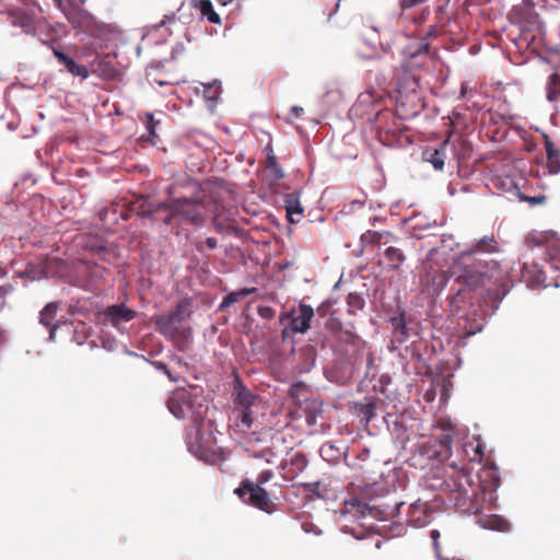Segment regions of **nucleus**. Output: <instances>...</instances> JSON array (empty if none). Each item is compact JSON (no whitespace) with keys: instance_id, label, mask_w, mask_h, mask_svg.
Segmentation results:
<instances>
[{"instance_id":"obj_20","label":"nucleus","mask_w":560,"mask_h":560,"mask_svg":"<svg viewBox=\"0 0 560 560\" xmlns=\"http://www.w3.org/2000/svg\"><path fill=\"white\" fill-rule=\"evenodd\" d=\"M284 205L290 222L299 223L303 218V208L299 199L293 194H289L284 198Z\"/></svg>"},{"instance_id":"obj_27","label":"nucleus","mask_w":560,"mask_h":560,"mask_svg":"<svg viewBox=\"0 0 560 560\" xmlns=\"http://www.w3.org/2000/svg\"><path fill=\"white\" fill-rule=\"evenodd\" d=\"M558 83H560V74L552 73L548 78L547 82V100L549 102H556L560 97V89L558 88Z\"/></svg>"},{"instance_id":"obj_48","label":"nucleus","mask_w":560,"mask_h":560,"mask_svg":"<svg viewBox=\"0 0 560 560\" xmlns=\"http://www.w3.org/2000/svg\"><path fill=\"white\" fill-rule=\"evenodd\" d=\"M436 34H438V28H436V26L432 25V26H430L429 32L427 33V35L423 38H425V40L429 43V38L435 37Z\"/></svg>"},{"instance_id":"obj_33","label":"nucleus","mask_w":560,"mask_h":560,"mask_svg":"<svg viewBox=\"0 0 560 560\" xmlns=\"http://www.w3.org/2000/svg\"><path fill=\"white\" fill-rule=\"evenodd\" d=\"M428 0H399V8L401 12H406L408 10H412L421 4L425 3Z\"/></svg>"},{"instance_id":"obj_30","label":"nucleus","mask_w":560,"mask_h":560,"mask_svg":"<svg viewBox=\"0 0 560 560\" xmlns=\"http://www.w3.org/2000/svg\"><path fill=\"white\" fill-rule=\"evenodd\" d=\"M256 397L248 389L242 387L237 390L236 398L234 399L235 408H249L254 404Z\"/></svg>"},{"instance_id":"obj_6","label":"nucleus","mask_w":560,"mask_h":560,"mask_svg":"<svg viewBox=\"0 0 560 560\" xmlns=\"http://www.w3.org/2000/svg\"><path fill=\"white\" fill-rule=\"evenodd\" d=\"M401 67L404 72L410 74L416 83L420 80L421 73L430 72L433 69L434 58L425 38H422L415 47L407 48Z\"/></svg>"},{"instance_id":"obj_25","label":"nucleus","mask_w":560,"mask_h":560,"mask_svg":"<svg viewBox=\"0 0 560 560\" xmlns=\"http://www.w3.org/2000/svg\"><path fill=\"white\" fill-rule=\"evenodd\" d=\"M396 237L393 233L388 232V231H384V232H377V231H366L363 235H362V240L364 242H368V243H371L373 245H386L388 243H390L392 241H394Z\"/></svg>"},{"instance_id":"obj_18","label":"nucleus","mask_w":560,"mask_h":560,"mask_svg":"<svg viewBox=\"0 0 560 560\" xmlns=\"http://www.w3.org/2000/svg\"><path fill=\"white\" fill-rule=\"evenodd\" d=\"M477 523L486 529L508 532L510 523L500 515H483L480 516Z\"/></svg>"},{"instance_id":"obj_17","label":"nucleus","mask_w":560,"mask_h":560,"mask_svg":"<svg viewBox=\"0 0 560 560\" xmlns=\"http://www.w3.org/2000/svg\"><path fill=\"white\" fill-rule=\"evenodd\" d=\"M58 308L59 304L57 302H50L44 307L39 315V322L49 328L51 339L54 338L55 330L58 328V324L55 323Z\"/></svg>"},{"instance_id":"obj_41","label":"nucleus","mask_w":560,"mask_h":560,"mask_svg":"<svg viewBox=\"0 0 560 560\" xmlns=\"http://www.w3.org/2000/svg\"><path fill=\"white\" fill-rule=\"evenodd\" d=\"M255 456L259 457V458H264L267 463H271L272 458L275 457V453L272 452L271 448H264Z\"/></svg>"},{"instance_id":"obj_34","label":"nucleus","mask_w":560,"mask_h":560,"mask_svg":"<svg viewBox=\"0 0 560 560\" xmlns=\"http://www.w3.org/2000/svg\"><path fill=\"white\" fill-rule=\"evenodd\" d=\"M468 448H470L474 452L472 456H470L469 459L471 462H480L482 458L481 445L480 444L474 445L471 443L465 444V452L467 454H468Z\"/></svg>"},{"instance_id":"obj_37","label":"nucleus","mask_w":560,"mask_h":560,"mask_svg":"<svg viewBox=\"0 0 560 560\" xmlns=\"http://www.w3.org/2000/svg\"><path fill=\"white\" fill-rule=\"evenodd\" d=\"M145 128L148 130V133H149V138H152V137H155L156 133H155V120L153 118V115L152 114H148L145 116Z\"/></svg>"},{"instance_id":"obj_51","label":"nucleus","mask_w":560,"mask_h":560,"mask_svg":"<svg viewBox=\"0 0 560 560\" xmlns=\"http://www.w3.org/2000/svg\"><path fill=\"white\" fill-rule=\"evenodd\" d=\"M427 15H429V10H423V11H422V13H421V15H419V16H418V18H416V19H413V21H415L416 23L420 24V23H422V22L425 20Z\"/></svg>"},{"instance_id":"obj_56","label":"nucleus","mask_w":560,"mask_h":560,"mask_svg":"<svg viewBox=\"0 0 560 560\" xmlns=\"http://www.w3.org/2000/svg\"><path fill=\"white\" fill-rule=\"evenodd\" d=\"M439 536H440V534H439V532H438V530H432V532H431V537H432L433 539H436Z\"/></svg>"},{"instance_id":"obj_40","label":"nucleus","mask_w":560,"mask_h":560,"mask_svg":"<svg viewBox=\"0 0 560 560\" xmlns=\"http://www.w3.org/2000/svg\"><path fill=\"white\" fill-rule=\"evenodd\" d=\"M319 487H320L319 481L308 482V483L303 485V488L305 490L312 492L313 494L317 495L318 498H323V495L318 492Z\"/></svg>"},{"instance_id":"obj_45","label":"nucleus","mask_w":560,"mask_h":560,"mask_svg":"<svg viewBox=\"0 0 560 560\" xmlns=\"http://www.w3.org/2000/svg\"><path fill=\"white\" fill-rule=\"evenodd\" d=\"M259 314L265 318H272L275 316V311L271 307H260Z\"/></svg>"},{"instance_id":"obj_35","label":"nucleus","mask_w":560,"mask_h":560,"mask_svg":"<svg viewBox=\"0 0 560 560\" xmlns=\"http://www.w3.org/2000/svg\"><path fill=\"white\" fill-rule=\"evenodd\" d=\"M341 0H318V5L326 7L328 9L327 15L330 18L338 9Z\"/></svg>"},{"instance_id":"obj_31","label":"nucleus","mask_w":560,"mask_h":560,"mask_svg":"<svg viewBox=\"0 0 560 560\" xmlns=\"http://www.w3.org/2000/svg\"><path fill=\"white\" fill-rule=\"evenodd\" d=\"M307 393V386L303 382H296L289 388V397L298 405H302L301 398Z\"/></svg>"},{"instance_id":"obj_50","label":"nucleus","mask_w":560,"mask_h":560,"mask_svg":"<svg viewBox=\"0 0 560 560\" xmlns=\"http://www.w3.org/2000/svg\"><path fill=\"white\" fill-rule=\"evenodd\" d=\"M304 109L300 106H293L291 108V114L294 116V117H300L302 114H303Z\"/></svg>"},{"instance_id":"obj_7","label":"nucleus","mask_w":560,"mask_h":560,"mask_svg":"<svg viewBox=\"0 0 560 560\" xmlns=\"http://www.w3.org/2000/svg\"><path fill=\"white\" fill-rule=\"evenodd\" d=\"M314 317V310L311 305L301 303L299 310H292L289 313H282L279 322L284 326L281 336L285 339L293 334H304L311 327V320Z\"/></svg>"},{"instance_id":"obj_55","label":"nucleus","mask_w":560,"mask_h":560,"mask_svg":"<svg viewBox=\"0 0 560 560\" xmlns=\"http://www.w3.org/2000/svg\"><path fill=\"white\" fill-rule=\"evenodd\" d=\"M396 323L394 324L396 326V328H398L399 326H401L402 328H405V322L402 318H399V319H394Z\"/></svg>"},{"instance_id":"obj_59","label":"nucleus","mask_w":560,"mask_h":560,"mask_svg":"<svg viewBox=\"0 0 560 560\" xmlns=\"http://www.w3.org/2000/svg\"><path fill=\"white\" fill-rule=\"evenodd\" d=\"M558 88L560 89V83H558Z\"/></svg>"},{"instance_id":"obj_44","label":"nucleus","mask_w":560,"mask_h":560,"mask_svg":"<svg viewBox=\"0 0 560 560\" xmlns=\"http://www.w3.org/2000/svg\"><path fill=\"white\" fill-rule=\"evenodd\" d=\"M155 366L158 370L162 371L171 381H176V378L172 375L171 371L167 369L166 364L163 362H156Z\"/></svg>"},{"instance_id":"obj_29","label":"nucleus","mask_w":560,"mask_h":560,"mask_svg":"<svg viewBox=\"0 0 560 560\" xmlns=\"http://www.w3.org/2000/svg\"><path fill=\"white\" fill-rule=\"evenodd\" d=\"M266 168L272 174L275 180H279L284 177V173L280 164L277 162V158L273 154V150L271 148L267 155Z\"/></svg>"},{"instance_id":"obj_32","label":"nucleus","mask_w":560,"mask_h":560,"mask_svg":"<svg viewBox=\"0 0 560 560\" xmlns=\"http://www.w3.org/2000/svg\"><path fill=\"white\" fill-rule=\"evenodd\" d=\"M15 25H19L24 33L34 34L35 33V24L32 18L28 15H21L18 18Z\"/></svg>"},{"instance_id":"obj_49","label":"nucleus","mask_w":560,"mask_h":560,"mask_svg":"<svg viewBox=\"0 0 560 560\" xmlns=\"http://www.w3.org/2000/svg\"><path fill=\"white\" fill-rule=\"evenodd\" d=\"M217 245H218V242L214 237H208L206 240V246L209 248V249H214L217 248Z\"/></svg>"},{"instance_id":"obj_8","label":"nucleus","mask_w":560,"mask_h":560,"mask_svg":"<svg viewBox=\"0 0 560 560\" xmlns=\"http://www.w3.org/2000/svg\"><path fill=\"white\" fill-rule=\"evenodd\" d=\"M235 493L246 503L257 508L264 512L272 513L275 511V503L271 501L269 493L259 485L254 483L252 480H243L241 487L235 490Z\"/></svg>"},{"instance_id":"obj_26","label":"nucleus","mask_w":560,"mask_h":560,"mask_svg":"<svg viewBox=\"0 0 560 560\" xmlns=\"http://www.w3.org/2000/svg\"><path fill=\"white\" fill-rule=\"evenodd\" d=\"M384 256L388 262L389 269L392 270H398L406 260V256L402 250L395 246H388L384 250Z\"/></svg>"},{"instance_id":"obj_46","label":"nucleus","mask_w":560,"mask_h":560,"mask_svg":"<svg viewBox=\"0 0 560 560\" xmlns=\"http://www.w3.org/2000/svg\"><path fill=\"white\" fill-rule=\"evenodd\" d=\"M380 43L378 32L376 28L372 30V36L369 39V45L375 47Z\"/></svg>"},{"instance_id":"obj_43","label":"nucleus","mask_w":560,"mask_h":560,"mask_svg":"<svg viewBox=\"0 0 560 560\" xmlns=\"http://www.w3.org/2000/svg\"><path fill=\"white\" fill-rule=\"evenodd\" d=\"M339 338L341 340H345L346 342H349V343H355V341L359 339V337L350 331H340V336Z\"/></svg>"},{"instance_id":"obj_54","label":"nucleus","mask_w":560,"mask_h":560,"mask_svg":"<svg viewBox=\"0 0 560 560\" xmlns=\"http://www.w3.org/2000/svg\"><path fill=\"white\" fill-rule=\"evenodd\" d=\"M328 450L329 451L332 450V445L331 444L323 445L322 448H320V454L324 455Z\"/></svg>"},{"instance_id":"obj_22","label":"nucleus","mask_w":560,"mask_h":560,"mask_svg":"<svg viewBox=\"0 0 560 560\" xmlns=\"http://www.w3.org/2000/svg\"><path fill=\"white\" fill-rule=\"evenodd\" d=\"M304 404L305 422L308 427H313L317 421V416L323 411V402L316 398H305Z\"/></svg>"},{"instance_id":"obj_53","label":"nucleus","mask_w":560,"mask_h":560,"mask_svg":"<svg viewBox=\"0 0 560 560\" xmlns=\"http://www.w3.org/2000/svg\"><path fill=\"white\" fill-rule=\"evenodd\" d=\"M440 440L441 444H443L444 446H448L452 442V438L448 434H443Z\"/></svg>"},{"instance_id":"obj_42","label":"nucleus","mask_w":560,"mask_h":560,"mask_svg":"<svg viewBox=\"0 0 560 560\" xmlns=\"http://www.w3.org/2000/svg\"><path fill=\"white\" fill-rule=\"evenodd\" d=\"M520 198H521V200L527 201V202H529L532 205H539V203H542L545 201V197L544 196L527 197V196L521 194Z\"/></svg>"},{"instance_id":"obj_36","label":"nucleus","mask_w":560,"mask_h":560,"mask_svg":"<svg viewBox=\"0 0 560 560\" xmlns=\"http://www.w3.org/2000/svg\"><path fill=\"white\" fill-rule=\"evenodd\" d=\"M186 310H187V305L185 303H178L176 308L173 312H171L170 314L173 316V318L177 323L180 324L185 319Z\"/></svg>"},{"instance_id":"obj_4","label":"nucleus","mask_w":560,"mask_h":560,"mask_svg":"<svg viewBox=\"0 0 560 560\" xmlns=\"http://www.w3.org/2000/svg\"><path fill=\"white\" fill-rule=\"evenodd\" d=\"M371 105H373L376 109L373 121L377 139L384 145H393L402 130V121L393 110L382 108L381 100L376 101L373 93L371 92L362 93L354 104L352 110H354L357 114H363V108Z\"/></svg>"},{"instance_id":"obj_11","label":"nucleus","mask_w":560,"mask_h":560,"mask_svg":"<svg viewBox=\"0 0 560 560\" xmlns=\"http://www.w3.org/2000/svg\"><path fill=\"white\" fill-rule=\"evenodd\" d=\"M81 271L86 276L83 288L93 291L102 284L106 269L97 264L84 262Z\"/></svg>"},{"instance_id":"obj_14","label":"nucleus","mask_w":560,"mask_h":560,"mask_svg":"<svg viewBox=\"0 0 560 560\" xmlns=\"http://www.w3.org/2000/svg\"><path fill=\"white\" fill-rule=\"evenodd\" d=\"M234 424L242 433H249L254 424V416L249 408H234Z\"/></svg>"},{"instance_id":"obj_12","label":"nucleus","mask_w":560,"mask_h":560,"mask_svg":"<svg viewBox=\"0 0 560 560\" xmlns=\"http://www.w3.org/2000/svg\"><path fill=\"white\" fill-rule=\"evenodd\" d=\"M407 523L413 527H423L430 522V514L425 502L420 500L408 506Z\"/></svg>"},{"instance_id":"obj_9","label":"nucleus","mask_w":560,"mask_h":560,"mask_svg":"<svg viewBox=\"0 0 560 560\" xmlns=\"http://www.w3.org/2000/svg\"><path fill=\"white\" fill-rule=\"evenodd\" d=\"M137 316V312L129 308L125 304H113L107 306L103 312V323L110 325L117 329Z\"/></svg>"},{"instance_id":"obj_3","label":"nucleus","mask_w":560,"mask_h":560,"mask_svg":"<svg viewBox=\"0 0 560 560\" xmlns=\"http://www.w3.org/2000/svg\"><path fill=\"white\" fill-rule=\"evenodd\" d=\"M168 410L178 419L190 418L192 427L187 435L190 452L201 456L209 450L210 439H206L201 431L207 417L208 405L203 397L194 395L186 389L175 390L166 401Z\"/></svg>"},{"instance_id":"obj_57","label":"nucleus","mask_w":560,"mask_h":560,"mask_svg":"<svg viewBox=\"0 0 560 560\" xmlns=\"http://www.w3.org/2000/svg\"><path fill=\"white\" fill-rule=\"evenodd\" d=\"M196 248H197L199 252H201V250H202V244H201V243H198V244L196 245Z\"/></svg>"},{"instance_id":"obj_16","label":"nucleus","mask_w":560,"mask_h":560,"mask_svg":"<svg viewBox=\"0 0 560 560\" xmlns=\"http://www.w3.org/2000/svg\"><path fill=\"white\" fill-rule=\"evenodd\" d=\"M156 330L165 337L173 338L178 332L177 322L168 313L154 318Z\"/></svg>"},{"instance_id":"obj_5","label":"nucleus","mask_w":560,"mask_h":560,"mask_svg":"<svg viewBox=\"0 0 560 560\" xmlns=\"http://www.w3.org/2000/svg\"><path fill=\"white\" fill-rule=\"evenodd\" d=\"M444 489L451 493V500L455 506L465 512L477 514L480 506L472 501L475 491V479L467 467H457L452 465L446 471L443 482Z\"/></svg>"},{"instance_id":"obj_28","label":"nucleus","mask_w":560,"mask_h":560,"mask_svg":"<svg viewBox=\"0 0 560 560\" xmlns=\"http://www.w3.org/2000/svg\"><path fill=\"white\" fill-rule=\"evenodd\" d=\"M256 291L255 288H244V289H241L238 291H234V292H231L230 294H228L220 307L223 308L230 304H233V303H237L240 302L241 300L245 299L246 296L250 295L252 293H254Z\"/></svg>"},{"instance_id":"obj_38","label":"nucleus","mask_w":560,"mask_h":560,"mask_svg":"<svg viewBox=\"0 0 560 560\" xmlns=\"http://www.w3.org/2000/svg\"><path fill=\"white\" fill-rule=\"evenodd\" d=\"M272 477H273V471L272 470H270V469L264 470V471H261L258 475L257 480H256L255 483H257L260 487H262V485L268 482Z\"/></svg>"},{"instance_id":"obj_47","label":"nucleus","mask_w":560,"mask_h":560,"mask_svg":"<svg viewBox=\"0 0 560 560\" xmlns=\"http://www.w3.org/2000/svg\"><path fill=\"white\" fill-rule=\"evenodd\" d=\"M329 302H324L317 307V313L319 316H325L329 310Z\"/></svg>"},{"instance_id":"obj_19","label":"nucleus","mask_w":560,"mask_h":560,"mask_svg":"<svg viewBox=\"0 0 560 560\" xmlns=\"http://www.w3.org/2000/svg\"><path fill=\"white\" fill-rule=\"evenodd\" d=\"M190 4L192 8L199 10L201 18H206L213 24H220L221 18L214 11L212 2L210 0H191Z\"/></svg>"},{"instance_id":"obj_10","label":"nucleus","mask_w":560,"mask_h":560,"mask_svg":"<svg viewBox=\"0 0 560 560\" xmlns=\"http://www.w3.org/2000/svg\"><path fill=\"white\" fill-rule=\"evenodd\" d=\"M44 45H47L51 48L54 56L57 58L58 62L66 67L68 72L75 77H81L82 79H86L89 77V70L83 65H78L71 57L63 54L60 49L54 46V42L42 40Z\"/></svg>"},{"instance_id":"obj_23","label":"nucleus","mask_w":560,"mask_h":560,"mask_svg":"<svg viewBox=\"0 0 560 560\" xmlns=\"http://www.w3.org/2000/svg\"><path fill=\"white\" fill-rule=\"evenodd\" d=\"M378 400L375 398H369L364 402L355 405V409L361 417L362 421L366 424L375 417Z\"/></svg>"},{"instance_id":"obj_58","label":"nucleus","mask_w":560,"mask_h":560,"mask_svg":"<svg viewBox=\"0 0 560 560\" xmlns=\"http://www.w3.org/2000/svg\"><path fill=\"white\" fill-rule=\"evenodd\" d=\"M444 560H462V559H456V558H446Z\"/></svg>"},{"instance_id":"obj_21","label":"nucleus","mask_w":560,"mask_h":560,"mask_svg":"<svg viewBox=\"0 0 560 560\" xmlns=\"http://www.w3.org/2000/svg\"><path fill=\"white\" fill-rule=\"evenodd\" d=\"M545 148L547 153V167L550 174L556 175L560 172V152L556 149L552 141L546 137Z\"/></svg>"},{"instance_id":"obj_1","label":"nucleus","mask_w":560,"mask_h":560,"mask_svg":"<svg viewBox=\"0 0 560 560\" xmlns=\"http://www.w3.org/2000/svg\"><path fill=\"white\" fill-rule=\"evenodd\" d=\"M499 241L493 234L485 235L462 250L453 265L456 281L470 291H481L492 301H500L506 292V273L498 260L472 258L479 254L500 253Z\"/></svg>"},{"instance_id":"obj_13","label":"nucleus","mask_w":560,"mask_h":560,"mask_svg":"<svg viewBox=\"0 0 560 560\" xmlns=\"http://www.w3.org/2000/svg\"><path fill=\"white\" fill-rule=\"evenodd\" d=\"M308 465V459L303 452H295L283 466L285 469L284 478L293 480L296 476L305 470Z\"/></svg>"},{"instance_id":"obj_15","label":"nucleus","mask_w":560,"mask_h":560,"mask_svg":"<svg viewBox=\"0 0 560 560\" xmlns=\"http://www.w3.org/2000/svg\"><path fill=\"white\" fill-rule=\"evenodd\" d=\"M343 514H350L355 518L364 517L372 513V509L361 499L350 498L343 502Z\"/></svg>"},{"instance_id":"obj_52","label":"nucleus","mask_w":560,"mask_h":560,"mask_svg":"<svg viewBox=\"0 0 560 560\" xmlns=\"http://www.w3.org/2000/svg\"><path fill=\"white\" fill-rule=\"evenodd\" d=\"M468 90H469L468 84L466 82L462 83L460 92H459V97L464 98L466 96Z\"/></svg>"},{"instance_id":"obj_39","label":"nucleus","mask_w":560,"mask_h":560,"mask_svg":"<svg viewBox=\"0 0 560 560\" xmlns=\"http://www.w3.org/2000/svg\"><path fill=\"white\" fill-rule=\"evenodd\" d=\"M206 96L209 100H217L219 94V86L217 84H209L205 88Z\"/></svg>"},{"instance_id":"obj_24","label":"nucleus","mask_w":560,"mask_h":560,"mask_svg":"<svg viewBox=\"0 0 560 560\" xmlns=\"http://www.w3.org/2000/svg\"><path fill=\"white\" fill-rule=\"evenodd\" d=\"M446 144L447 141H444L438 149H434L433 151H425L423 153L425 160L430 162L438 171H442L444 167Z\"/></svg>"},{"instance_id":"obj_2","label":"nucleus","mask_w":560,"mask_h":560,"mask_svg":"<svg viewBox=\"0 0 560 560\" xmlns=\"http://www.w3.org/2000/svg\"><path fill=\"white\" fill-rule=\"evenodd\" d=\"M212 211L210 201L202 195L171 198L164 202L149 203L142 214L162 221L166 225H172L176 221L192 226H201Z\"/></svg>"}]
</instances>
